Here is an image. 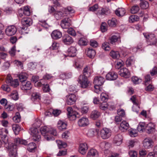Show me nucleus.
I'll return each mask as SVG.
<instances>
[{
	"instance_id": "nucleus-56",
	"label": "nucleus",
	"mask_w": 157,
	"mask_h": 157,
	"mask_svg": "<svg viewBox=\"0 0 157 157\" xmlns=\"http://www.w3.org/2000/svg\"><path fill=\"white\" fill-rule=\"evenodd\" d=\"M87 42L85 38H81L78 41V44L80 45L84 46L87 44Z\"/></svg>"
},
{
	"instance_id": "nucleus-8",
	"label": "nucleus",
	"mask_w": 157,
	"mask_h": 157,
	"mask_svg": "<svg viewBox=\"0 0 157 157\" xmlns=\"http://www.w3.org/2000/svg\"><path fill=\"white\" fill-rule=\"evenodd\" d=\"M49 129V128L46 126H44L41 127L40 129L41 134L45 136V139L48 141L53 139L52 138L47 136L48 134Z\"/></svg>"
},
{
	"instance_id": "nucleus-28",
	"label": "nucleus",
	"mask_w": 157,
	"mask_h": 157,
	"mask_svg": "<svg viewBox=\"0 0 157 157\" xmlns=\"http://www.w3.org/2000/svg\"><path fill=\"white\" fill-rule=\"evenodd\" d=\"M52 38L54 39H57L61 38L62 36L61 33L57 30H55L51 34Z\"/></svg>"
},
{
	"instance_id": "nucleus-4",
	"label": "nucleus",
	"mask_w": 157,
	"mask_h": 157,
	"mask_svg": "<svg viewBox=\"0 0 157 157\" xmlns=\"http://www.w3.org/2000/svg\"><path fill=\"white\" fill-rule=\"evenodd\" d=\"M30 134L33 137V139L34 141H39L41 139V136L38 129L35 128H32L30 129Z\"/></svg>"
},
{
	"instance_id": "nucleus-30",
	"label": "nucleus",
	"mask_w": 157,
	"mask_h": 157,
	"mask_svg": "<svg viewBox=\"0 0 157 157\" xmlns=\"http://www.w3.org/2000/svg\"><path fill=\"white\" fill-rule=\"evenodd\" d=\"M120 38V36L119 34L117 33L115 35H113L109 38V42L111 44H115L119 39Z\"/></svg>"
},
{
	"instance_id": "nucleus-57",
	"label": "nucleus",
	"mask_w": 157,
	"mask_h": 157,
	"mask_svg": "<svg viewBox=\"0 0 157 157\" xmlns=\"http://www.w3.org/2000/svg\"><path fill=\"white\" fill-rule=\"evenodd\" d=\"M23 13L24 14L27 16H29L30 14V11L29 8L27 6L24 8Z\"/></svg>"
},
{
	"instance_id": "nucleus-60",
	"label": "nucleus",
	"mask_w": 157,
	"mask_h": 157,
	"mask_svg": "<svg viewBox=\"0 0 157 157\" xmlns=\"http://www.w3.org/2000/svg\"><path fill=\"white\" fill-rule=\"evenodd\" d=\"M102 48L105 51H109L110 49L109 46V44L107 42L103 43L102 44Z\"/></svg>"
},
{
	"instance_id": "nucleus-43",
	"label": "nucleus",
	"mask_w": 157,
	"mask_h": 157,
	"mask_svg": "<svg viewBox=\"0 0 157 157\" xmlns=\"http://www.w3.org/2000/svg\"><path fill=\"white\" fill-rule=\"evenodd\" d=\"M110 55L113 58L115 59H117L120 57L119 53L117 51H112L110 52Z\"/></svg>"
},
{
	"instance_id": "nucleus-7",
	"label": "nucleus",
	"mask_w": 157,
	"mask_h": 157,
	"mask_svg": "<svg viewBox=\"0 0 157 157\" xmlns=\"http://www.w3.org/2000/svg\"><path fill=\"white\" fill-rule=\"evenodd\" d=\"M6 82L8 85L14 87H16L19 85L18 80L15 79L13 80L12 78L10 76H8Z\"/></svg>"
},
{
	"instance_id": "nucleus-14",
	"label": "nucleus",
	"mask_w": 157,
	"mask_h": 157,
	"mask_svg": "<svg viewBox=\"0 0 157 157\" xmlns=\"http://www.w3.org/2000/svg\"><path fill=\"white\" fill-rule=\"evenodd\" d=\"M67 115L68 118L70 120H74L76 119V116L75 113L73 112L72 108L69 107L67 108Z\"/></svg>"
},
{
	"instance_id": "nucleus-47",
	"label": "nucleus",
	"mask_w": 157,
	"mask_h": 157,
	"mask_svg": "<svg viewBox=\"0 0 157 157\" xmlns=\"http://www.w3.org/2000/svg\"><path fill=\"white\" fill-rule=\"evenodd\" d=\"M145 124L144 123H140L137 127L138 131L140 132H143L145 128Z\"/></svg>"
},
{
	"instance_id": "nucleus-49",
	"label": "nucleus",
	"mask_w": 157,
	"mask_h": 157,
	"mask_svg": "<svg viewBox=\"0 0 157 157\" xmlns=\"http://www.w3.org/2000/svg\"><path fill=\"white\" fill-rule=\"evenodd\" d=\"M13 120L15 123H18L21 121V117L18 112L16 113L15 115L13 117Z\"/></svg>"
},
{
	"instance_id": "nucleus-6",
	"label": "nucleus",
	"mask_w": 157,
	"mask_h": 157,
	"mask_svg": "<svg viewBox=\"0 0 157 157\" xmlns=\"http://www.w3.org/2000/svg\"><path fill=\"white\" fill-rule=\"evenodd\" d=\"M78 80V82L81 84L82 87L85 88L88 86L89 82L88 81L87 78L84 77L82 75H80L79 77Z\"/></svg>"
},
{
	"instance_id": "nucleus-34",
	"label": "nucleus",
	"mask_w": 157,
	"mask_h": 157,
	"mask_svg": "<svg viewBox=\"0 0 157 157\" xmlns=\"http://www.w3.org/2000/svg\"><path fill=\"white\" fill-rule=\"evenodd\" d=\"M8 132V130L6 128L0 129V137L2 140H4L6 138Z\"/></svg>"
},
{
	"instance_id": "nucleus-62",
	"label": "nucleus",
	"mask_w": 157,
	"mask_h": 157,
	"mask_svg": "<svg viewBox=\"0 0 157 157\" xmlns=\"http://www.w3.org/2000/svg\"><path fill=\"white\" fill-rule=\"evenodd\" d=\"M48 134H50L54 136H57L58 134L56 130L52 128H49Z\"/></svg>"
},
{
	"instance_id": "nucleus-46",
	"label": "nucleus",
	"mask_w": 157,
	"mask_h": 157,
	"mask_svg": "<svg viewBox=\"0 0 157 157\" xmlns=\"http://www.w3.org/2000/svg\"><path fill=\"white\" fill-rule=\"evenodd\" d=\"M40 98V94L38 93H33L31 96V99L32 100H39Z\"/></svg>"
},
{
	"instance_id": "nucleus-45",
	"label": "nucleus",
	"mask_w": 157,
	"mask_h": 157,
	"mask_svg": "<svg viewBox=\"0 0 157 157\" xmlns=\"http://www.w3.org/2000/svg\"><path fill=\"white\" fill-rule=\"evenodd\" d=\"M12 129L16 135L18 134L20 130V128L19 125L17 124H13L12 125Z\"/></svg>"
},
{
	"instance_id": "nucleus-23",
	"label": "nucleus",
	"mask_w": 157,
	"mask_h": 157,
	"mask_svg": "<svg viewBox=\"0 0 157 157\" xmlns=\"http://www.w3.org/2000/svg\"><path fill=\"white\" fill-rule=\"evenodd\" d=\"M145 129L148 133H152L155 131V125L152 123H149L145 126Z\"/></svg>"
},
{
	"instance_id": "nucleus-17",
	"label": "nucleus",
	"mask_w": 157,
	"mask_h": 157,
	"mask_svg": "<svg viewBox=\"0 0 157 157\" xmlns=\"http://www.w3.org/2000/svg\"><path fill=\"white\" fill-rule=\"evenodd\" d=\"M119 74L122 77L127 78L130 76V73L128 70L124 68L121 69L119 72Z\"/></svg>"
},
{
	"instance_id": "nucleus-54",
	"label": "nucleus",
	"mask_w": 157,
	"mask_h": 157,
	"mask_svg": "<svg viewBox=\"0 0 157 157\" xmlns=\"http://www.w3.org/2000/svg\"><path fill=\"white\" fill-rule=\"evenodd\" d=\"M139 10V7L137 5L133 6L131 9V12L132 13L135 14L137 13Z\"/></svg>"
},
{
	"instance_id": "nucleus-22",
	"label": "nucleus",
	"mask_w": 157,
	"mask_h": 157,
	"mask_svg": "<svg viewBox=\"0 0 157 157\" xmlns=\"http://www.w3.org/2000/svg\"><path fill=\"white\" fill-rule=\"evenodd\" d=\"M57 126L59 130L63 131L66 128L67 124L66 122L59 120L57 123Z\"/></svg>"
},
{
	"instance_id": "nucleus-53",
	"label": "nucleus",
	"mask_w": 157,
	"mask_h": 157,
	"mask_svg": "<svg viewBox=\"0 0 157 157\" xmlns=\"http://www.w3.org/2000/svg\"><path fill=\"white\" fill-rule=\"evenodd\" d=\"M11 98L14 100H17L18 98V95L16 91H13L10 95Z\"/></svg>"
},
{
	"instance_id": "nucleus-51",
	"label": "nucleus",
	"mask_w": 157,
	"mask_h": 157,
	"mask_svg": "<svg viewBox=\"0 0 157 157\" xmlns=\"http://www.w3.org/2000/svg\"><path fill=\"white\" fill-rule=\"evenodd\" d=\"M139 20V17L136 15H132L129 17V21L130 22L132 23L135 21H138Z\"/></svg>"
},
{
	"instance_id": "nucleus-64",
	"label": "nucleus",
	"mask_w": 157,
	"mask_h": 157,
	"mask_svg": "<svg viewBox=\"0 0 157 157\" xmlns=\"http://www.w3.org/2000/svg\"><path fill=\"white\" fill-rule=\"evenodd\" d=\"M59 46V44L56 42H54L50 48L52 50L57 49Z\"/></svg>"
},
{
	"instance_id": "nucleus-11",
	"label": "nucleus",
	"mask_w": 157,
	"mask_h": 157,
	"mask_svg": "<svg viewBox=\"0 0 157 157\" xmlns=\"http://www.w3.org/2000/svg\"><path fill=\"white\" fill-rule=\"evenodd\" d=\"M10 150L9 155L10 157H17V146L13 144H11Z\"/></svg>"
},
{
	"instance_id": "nucleus-16",
	"label": "nucleus",
	"mask_w": 157,
	"mask_h": 157,
	"mask_svg": "<svg viewBox=\"0 0 157 157\" xmlns=\"http://www.w3.org/2000/svg\"><path fill=\"white\" fill-rule=\"evenodd\" d=\"M105 81L104 78L101 76H97L94 78V83L95 85L100 86L103 84Z\"/></svg>"
},
{
	"instance_id": "nucleus-36",
	"label": "nucleus",
	"mask_w": 157,
	"mask_h": 157,
	"mask_svg": "<svg viewBox=\"0 0 157 157\" xmlns=\"http://www.w3.org/2000/svg\"><path fill=\"white\" fill-rule=\"evenodd\" d=\"M100 116V113L97 110H94L90 114V117L93 120H95Z\"/></svg>"
},
{
	"instance_id": "nucleus-12",
	"label": "nucleus",
	"mask_w": 157,
	"mask_h": 157,
	"mask_svg": "<svg viewBox=\"0 0 157 157\" xmlns=\"http://www.w3.org/2000/svg\"><path fill=\"white\" fill-rule=\"evenodd\" d=\"M88 149V146L86 143H84L80 144L78 149L79 152L82 155H85Z\"/></svg>"
},
{
	"instance_id": "nucleus-59",
	"label": "nucleus",
	"mask_w": 157,
	"mask_h": 157,
	"mask_svg": "<svg viewBox=\"0 0 157 157\" xmlns=\"http://www.w3.org/2000/svg\"><path fill=\"white\" fill-rule=\"evenodd\" d=\"M109 144L105 142H103L100 143V147L102 149L107 150L108 148Z\"/></svg>"
},
{
	"instance_id": "nucleus-25",
	"label": "nucleus",
	"mask_w": 157,
	"mask_h": 157,
	"mask_svg": "<svg viewBox=\"0 0 157 157\" xmlns=\"http://www.w3.org/2000/svg\"><path fill=\"white\" fill-rule=\"evenodd\" d=\"M129 127L128 123L126 121H124L120 124V129L123 132L126 131Z\"/></svg>"
},
{
	"instance_id": "nucleus-44",
	"label": "nucleus",
	"mask_w": 157,
	"mask_h": 157,
	"mask_svg": "<svg viewBox=\"0 0 157 157\" xmlns=\"http://www.w3.org/2000/svg\"><path fill=\"white\" fill-rule=\"evenodd\" d=\"M136 95H133L132 97L130 98V100L132 101L133 103L135 105L133 106L132 108L133 109V111H134V108H139L138 104L137 103L136 99Z\"/></svg>"
},
{
	"instance_id": "nucleus-52",
	"label": "nucleus",
	"mask_w": 157,
	"mask_h": 157,
	"mask_svg": "<svg viewBox=\"0 0 157 157\" xmlns=\"http://www.w3.org/2000/svg\"><path fill=\"white\" fill-rule=\"evenodd\" d=\"M148 3L147 1H143L140 4V7L143 9H146L147 8L149 7Z\"/></svg>"
},
{
	"instance_id": "nucleus-32",
	"label": "nucleus",
	"mask_w": 157,
	"mask_h": 157,
	"mask_svg": "<svg viewBox=\"0 0 157 157\" xmlns=\"http://www.w3.org/2000/svg\"><path fill=\"white\" fill-rule=\"evenodd\" d=\"M53 15L57 20L60 19L62 17L66 16L65 13L60 11H55Z\"/></svg>"
},
{
	"instance_id": "nucleus-35",
	"label": "nucleus",
	"mask_w": 157,
	"mask_h": 157,
	"mask_svg": "<svg viewBox=\"0 0 157 157\" xmlns=\"http://www.w3.org/2000/svg\"><path fill=\"white\" fill-rule=\"evenodd\" d=\"M99 131V130L98 129H91L88 130L87 135L89 137H93L94 136L96 132L98 134Z\"/></svg>"
},
{
	"instance_id": "nucleus-18",
	"label": "nucleus",
	"mask_w": 157,
	"mask_h": 157,
	"mask_svg": "<svg viewBox=\"0 0 157 157\" xmlns=\"http://www.w3.org/2000/svg\"><path fill=\"white\" fill-rule=\"evenodd\" d=\"M153 143L152 140L151 139L146 138L143 141V146L145 148H150L152 147Z\"/></svg>"
},
{
	"instance_id": "nucleus-61",
	"label": "nucleus",
	"mask_w": 157,
	"mask_h": 157,
	"mask_svg": "<svg viewBox=\"0 0 157 157\" xmlns=\"http://www.w3.org/2000/svg\"><path fill=\"white\" fill-rule=\"evenodd\" d=\"M57 143L58 147L59 148H65L67 146V144L66 143L61 141L59 140L58 141Z\"/></svg>"
},
{
	"instance_id": "nucleus-27",
	"label": "nucleus",
	"mask_w": 157,
	"mask_h": 157,
	"mask_svg": "<svg viewBox=\"0 0 157 157\" xmlns=\"http://www.w3.org/2000/svg\"><path fill=\"white\" fill-rule=\"evenodd\" d=\"M123 140L122 136L121 135L119 134L116 135L114 139V143L117 145H119L122 143Z\"/></svg>"
},
{
	"instance_id": "nucleus-13",
	"label": "nucleus",
	"mask_w": 157,
	"mask_h": 157,
	"mask_svg": "<svg viewBox=\"0 0 157 157\" xmlns=\"http://www.w3.org/2000/svg\"><path fill=\"white\" fill-rule=\"evenodd\" d=\"M32 87V85L30 81L26 80L21 82V88L23 90H29Z\"/></svg>"
},
{
	"instance_id": "nucleus-42",
	"label": "nucleus",
	"mask_w": 157,
	"mask_h": 157,
	"mask_svg": "<svg viewBox=\"0 0 157 157\" xmlns=\"http://www.w3.org/2000/svg\"><path fill=\"white\" fill-rule=\"evenodd\" d=\"M36 147V144L32 142L28 144L27 149L29 151L32 152L34 151Z\"/></svg>"
},
{
	"instance_id": "nucleus-50",
	"label": "nucleus",
	"mask_w": 157,
	"mask_h": 157,
	"mask_svg": "<svg viewBox=\"0 0 157 157\" xmlns=\"http://www.w3.org/2000/svg\"><path fill=\"white\" fill-rule=\"evenodd\" d=\"M108 103L106 101H103L100 105V108L103 110H105L108 109Z\"/></svg>"
},
{
	"instance_id": "nucleus-41",
	"label": "nucleus",
	"mask_w": 157,
	"mask_h": 157,
	"mask_svg": "<svg viewBox=\"0 0 157 157\" xmlns=\"http://www.w3.org/2000/svg\"><path fill=\"white\" fill-rule=\"evenodd\" d=\"M28 76L27 74L25 72L21 73L19 75V78L20 82H22L23 81H26V79Z\"/></svg>"
},
{
	"instance_id": "nucleus-5",
	"label": "nucleus",
	"mask_w": 157,
	"mask_h": 157,
	"mask_svg": "<svg viewBox=\"0 0 157 157\" xmlns=\"http://www.w3.org/2000/svg\"><path fill=\"white\" fill-rule=\"evenodd\" d=\"M66 102L68 105L74 104L77 100V97L75 94H71L67 95L66 96Z\"/></svg>"
},
{
	"instance_id": "nucleus-48",
	"label": "nucleus",
	"mask_w": 157,
	"mask_h": 157,
	"mask_svg": "<svg viewBox=\"0 0 157 157\" xmlns=\"http://www.w3.org/2000/svg\"><path fill=\"white\" fill-rule=\"evenodd\" d=\"M75 11L74 9L71 6H68L67 9H65V14L66 16H67L68 13H74Z\"/></svg>"
},
{
	"instance_id": "nucleus-20",
	"label": "nucleus",
	"mask_w": 157,
	"mask_h": 157,
	"mask_svg": "<svg viewBox=\"0 0 157 157\" xmlns=\"http://www.w3.org/2000/svg\"><path fill=\"white\" fill-rule=\"evenodd\" d=\"M106 78L109 80H116L117 78V74L113 71L110 72L108 73L106 76Z\"/></svg>"
},
{
	"instance_id": "nucleus-19",
	"label": "nucleus",
	"mask_w": 157,
	"mask_h": 157,
	"mask_svg": "<svg viewBox=\"0 0 157 157\" xmlns=\"http://www.w3.org/2000/svg\"><path fill=\"white\" fill-rule=\"evenodd\" d=\"M99 154L97 151L95 149H91L88 152L87 157H98Z\"/></svg>"
},
{
	"instance_id": "nucleus-10",
	"label": "nucleus",
	"mask_w": 157,
	"mask_h": 157,
	"mask_svg": "<svg viewBox=\"0 0 157 157\" xmlns=\"http://www.w3.org/2000/svg\"><path fill=\"white\" fill-rule=\"evenodd\" d=\"M71 21L68 17H66L61 20V26L63 29H68L71 25Z\"/></svg>"
},
{
	"instance_id": "nucleus-39",
	"label": "nucleus",
	"mask_w": 157,
	"mask_h": 157,
	"mask_svg": "<svg viewBox=\"0 0 157 157\" xmlns=\"http://www.w3.org/2000/svg\"><path fill=\"white\" fill-rule=\"evenodd\" d=\"M14 142L17 145L22 144L26 145L28 143L27 141L26 140L21 139L19 138H15L14 139Z\"/></svg>"
},
{
	"instance_id": "nucleus-24",
	"label": "nucleus",
	"mask_w": 157,
	"mask_h": 157,
	"mask_svg": "<svg viewBox=\"0 0 157 157\" xmlns=\"http://www.w3.org/2000/svg\"><path fill=\"white\" fill-rule=\"evenodd\" d=\"M89 124V121L88 118L86 117H82L78 121V125L81 127L86 126Z\"/></svg>"
},
{
	"instance_id": "nucleus-26",
	"label": "nucleus",
	"mask_w": 157,
	"mask_h": 157,
	"mask_svg": "<svg viewBox=\"0 0 157 157\" xmlns=\"http://www.w3.org/2000/svg\"><path fill=\"white\" fill-rule=\"evenodd\" d=\"M83 74L84 77L87 78L89 77L92 73V71L89 67L86 66L84 67L83 70Z\"/></svg>"
},
{
	"instance_id": "nucleus-38",
	"label": "nucleus",
	"mask_w": 157,
	"mask_h": 157,
	"mask_svg": "<svg viewBox=\"0 0 157 157\" xmlns=\"http://www.w3.org/2000/svg\"><path fill=\"white\" fill-rule=\"evenodd\" d=\"M95 52L92 48H88L87 50L86 55L90 58H93L95 55Z\"/></svg>"
},
{
	"instance_id": "nucleus-33",
	"label": "nucleus",
	"mask_w": 157,
	"mask_h": 157,
	"mask_svg": "<svg viewBox=\"0 0 157 157\" xmlns=\"http://www.w3.org/2000/svg\"><path fill=\"white\" fill-rule=\"evenodd\" d=\"M72 73L69 72H66L62 73L59 75L60 78L63 80L70 78L72 77Z\"/></svg>"
},
{
	"instance_id": "nucleus-58",
	"label": "nucleus",
	"mask_w": 157,
	"mask_h": 157,
	"mask_svg": "<svg viewBox=\"0 0 157 157\" xmlns=\"http://www.w3.org/2000/svg\"><path fill=\"white\" fill-rule=\"evenodd\" d=\"M101 98L103 101H106L108 99V96L106 94L102 93L101 94Z\"/></svg>"
},
{
	"instance_id": "nucleus-31",
	"label": "nucleus",
	"mask_w": 157,
	"mask_h": 157,
	"mask_svg": "<svg viewBox=\"0 0 157 157\" xmlns=\"http://www.w3.org/2000/svg\"><path fill=\"white\" fill-rule=\"evenodd\" d=\"M67 51L68 56L71 57H73L75 56L77 50L75 47H71L68 49Z\"/></svg>"
},
{
	"instance_id": "nucleus-40",
	"label": "nucleus",
	"mask_w": 157,
	"mask_h": 157,
	"mask_svg": "<svg viewBox=\"0 0 157 157\" xmlns=\"http://www.w3.org/2000/svg\"><path fill=\"white\" fill-rule=\"evenodd\" d=\"M117 20L115 18H113L108 21V24L110 27H114L117 25Z\"/></svg>"
},
{
	"instance_id": "nucleus-3",
	"label": "nucleus",
	"mask_w": 157,
	"mask_h": 157,
	"mask_svg": "<svg viewBox=\"0 0 157 157\" xmlns=\"http://www.w3.org/2000/svg\"><path fill=\"white\" fill-rule=\"evenodd\" d=\"M100 132V136L104 140L109 138L111 135V130L106 128H103Z\"/></svg>"
},
{
	"instance_id": "nucleus-37",
	"label": "nucleus",
	"mask_w": 157,
	"mask_h": 157,
	"mask_svg": "<svg viewBox=\"0 0 157 157\" xmlns=\"http://www.w3.org/2000/svg\"><path fill=\"white\" fill-rule=\"evenodd\" d=\"M116 14L118 17L123 16L125 13V10L124 8H118L115 11Z\"/></svg>"
},
{
	"instance_id": "nucleus-1",
	"label": "nucleus",
	"mask_w": 157,
	"mask_h": 157,
	"mask_svg": "<svg viewBox=\"0 0 157 157\" xmlns=\"http://www.w3.org/2000/svg\"><path fill=\"white\" fill-rule=\"evenodd\" d=\"M21 22L23 25L26 27H22L21 30L22 34L25 35L28 33L27 27L30 26L32 24V20L31 18L27 17L23 18L21 20Z\"/></svg>"
},
{
	"instance_id": "nucleus-21",
	"label": "nucleus",
	"mask_w": 157,
	"mask_h": 157,
	"mask_svg": "<svg viewBox=\"0 0 157 157\" xmlns=\"http://www.w3.org/2000/svg\"><path fill=\"white\" fill-rule=\"evenodd\" d=\"M43 81L44 80L41 79L39 82H38L36 84L38 86H40L41 85L43 86V90L44 92H49L50 90V88L48 84L45 85Z\"/></svg>"
},
{
	"instance_id": "nucleus-29",
	"label": "nucleus",
	"mask_w": 157,
	"mask_h": 157,
	"mask_svg": "<svg viewBox=\"0 0 157 157\" xmlns=\"http://www.w3.org/2000/svg\"><path fill=\"white\" fill-rule=\"evenodd\" d=\"M111 13L110 10L108 8H102L101 10H99L97 13L98 15H108Z\"/></svg>"
},
{
	"instance_id": "nucleus-15",
	"label": "nucleus",
	"mask_w": 157,
	"mask_h": 157,
	"mask_svg": "<svg viewBox=\"0 0 157 157\" xmlns=\"http://www.w3.org/2000/svg\"><path fill=\"white\" fill-rule=\"evenodd\" d=\"M62 41L65 44L68 45L71 44L74 42L72 38L68 34L63 35L62 38Z\"/></svg>"
},
{
	"instance_id": "nucleus-55",
	"label": "nucleus",
	"mask_w": 157,
	"mask_h": 157,
	"mask_svg": "<svg viewBox=\"0 0 157 157\" xmlns=\"http://www.w3.org/2000/svg\"><path fill=\"white\" fill-rule=\"evenodd\" d=\"M132 81L135 84H138L141 82L142 80L137 77L133 76L132 78Z\"/></svg>"
},
{
	"instance_id": "nucleus-9",
	"label": "nucleus",
	"mask_w": 157,
	"mask_h": 157,
	"mask_svg": "<svg viewBox=\"0 0 157 157\" xmlns=\"http://www.w3.org/2000/svg\"><path fill=\"white\" fill-rule=\"evenodd\" d=\"M17 30L16 28L12 25L8 26L6 29V34L8 36H12L15 34Z\"/></svg>"
},
{
	"instance_id": "nucleus-63",
	"label": "nucleus",
	"mask_w": 157,
	"mask_h": 157,
	"mask_svg": "<svg viewBox=\"0 0 157 157\" xmlns=\"http://www.w3.org/2000/svg\"><path fill=\"white\" fill-rule=\"evenodd\" d=\"M68 33L73 36H75L76 35V33L74 29L72 28H70L67 30Z\"/></svg>"
},
{
	"instance_id": "nucleus-2",
	"label": "nucleus",
	"mask_w": 157,
	"mask_h": 157,
	"mask_svg": "<svg viewBox=\"0 0 157 157\" xmlns=\"http://www.w3.org/2000/svg\"><path fill=\"white\" fill-rule=\"evenodd\" d=\"M144 37L146 38V41L148 45H155L157 43V38L155 35L152 34L143 33Z\"/></svg>"
}]
</instances>
